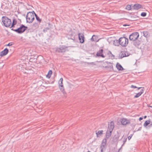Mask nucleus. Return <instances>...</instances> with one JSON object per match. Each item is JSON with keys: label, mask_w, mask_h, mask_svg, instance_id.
Returning a JSON list of instances; mask_svg holds the SVG:
<instances>
[{"label": "nucleus", "mask_w": 152, "mask_h": 152, "mask_svg": "<svg viewBox=\"0 0 152 152\" xmlns=\"http://www.w3.org/2000/svg\"><path fill=\"white\" fill-rule=\"evenodd\" d=\"M19 21H20V23H21V20H20H20H19Z\"/></svg>", "instance_id": "8fccbe9b"}, {"label": "nucleus", "mask_w": 152, "mask_h": 152, "mask_svg": "<svg viewBox=\"0 0 152 152\" xmlns=\"http://www.w3.org/2000/svg\"><path fill=\"white\" fill-rule=\"evenodd\" d=\"M120 136V134L117 132L116 134H115L113 138V141L114 142H116L118 140V138Z\"/></svg>", "instance_id": "2eb2a0df"}, {"label": "nucleus", "mask_w": 152, "mask_h": 152, "mask_svg": "<svg viewBox=\"0 0 152 152\" xmlns=\"http://www.w3.org/2000/svg\"><path fill=\"white\" fill-rule=\"evenodd\" d=\"M17 23V21L16 19L15 18H14L12 20V23L11 22L10 28L14 27H15V25Z\"/></svg>", "instance_id": "5701e85b"}, {"label": "nucleus", "mask_w": 152, "mask_h": 152, "mask_svg": "<svg viewBox=\"0 0 152 152\" xmlns=\"http://www.w3.org/2000/svg\"><path fill=\"white\" fill-rule=\"evenodd\" d=\"M151 123V121L149 119V120L145 121L143 125L145 127H146L149 124H150Z\"/></svg>", "instance_id": "393cba45"}, {"label": "nucleus", "mask_w": 152, "mask_h": 152, "mask_svg": "<svg viewBox=\"0 0 152 152\" xmlns=\"http://www.w3.org/2000/svg\"><path fill=\"white\" fill-rule=\"evenodd\" d=\"M74 32L72 30L69 31V35L71 36V37H73L74 35Z\"/></svg>", "instance_id": "7c9ffc66"}, {"label": "nucleus", "mask_w": 152, "mask_h": 152, "mask_svg": "<svg viewBox=\"0 0 152 152\" xmlns=\"http://www.w3.org/2000/svg\"><path fill=\"white\" fill-rule=\"evenodd\" d=\"M133 8L134 10H137L140 8H143V6L139 4H135L133 6Z\"/></svg>", "instance_id": "4468645a"}, {"label": "nucleus", "mask_w": 152, "mask_h": 152, "mask_svg": "<svg viewBox=\"0 0 152 152\" xmlns=\"http://www.w3.org/2000/svg\"><path fill=\"white\" fill-rule=\"evenodd\" d=\"M78 39L80 42L81 43H83L85 42V37L83 34L79 33L78 34Z\"/></svg>", "instance_id": "6e6552de"}, {"label": "nucleus", "mask_w": 152, "mask_h": 152, "mask_svg": "<svg viewBox=\"0 0 152 152\" xmlns=\"http://www.w3.org/2000/svg\"><path fill=\"white\" fill-rule=\"evenodd\" d=\"M143 36L146 38H148L150 36V33L148 31H142Z\"/></svg>", "instance_id": "4be33fe9"}, {"label": "nucleus", "mask_w": 152, "mask_h": 152, "mask_svg": "<svg viewBox=\"0 0 152 152\" xmlns=\"http://www.w3.org/2000/svg\"><path fill=\"white\" fill-rule=\"evenodd\" d=\"M52 73V71L51 70H50L48 72L47 75H46V77L48 78H50L51 77Z\"/></svg>", "instance_id": "a878e982"}, {"label": "nucleus", "mask_w": 152, "mask_h": 152, "mask_svg": "<svg viewBox=\"0 0 152 152\" xmlns=\"http://www.w3.org/2000/svg\"><path fill=\"white\" fill-rule=\"evenodd\" d=\"M107 141L106 138L103 139L100 147L101 152H103V150H105L107 146Z\"/></svg>", "instance_id": "0eeeda50"}, {"label": "nucleus", "mask_w": 152, "mask_h": 152, "mask_svg": "<svg viewBox=\"0 0 152 152\" xmlns=\"http://www.w3.org/2000/svg\"><path fill=\"white\" fill-rule=\"evenodd\" d=\"M126 9L128 10H131V5L127 4L126 7Z\"/></svg>", "instance_id": "2f4dec72"}, {"label": "nucleus", "mask_w": 152, "mask_h": 152, "mask_svg": "<svg viewBox=\"0 0 152 152\" xmlns=\"http://www.w3.org/2000/svg\"><path fill=\"white\" fill-rule=\"evenodd\" d=\"M125 52H126L125 53H126V57L128 56L130 54L129 53H128L127 51H125Z\"/></svg>", "instance_id": "ea45409f"}, {"label": "nucleus", "mask_w": 152, "mask_h": 152, "mask_svg": "<svg viewBox=\"0 0 152 152\" xmlns=\"http://www.w3.org/2000/svg\"><path fill=\"white\" fill-rule=\"evenodd\" d=\"M108 55L111 54V58L112 59H113L114 58V56L112 54L111 52L110 51H109L108 53Z\"/></svg>", "instance_id": "f704fd0d"}, {"label": "nucleus", "mask_w": 152, "mask_h": 152, "mask_svg": "<svg viewBox=\"0 0 152 152\" xmlns=\"http://www.w3.org/2000/svg\"><path fill=\"white\" fill-rule=\"evenodd\" d=\"M130 25H127V24H124V25H123V26H129Z\"/></svg>", "instance_id": "a18cd8bd"}, {"label": "nucleus", "mask_w": 152, "mask_h": 152, "mask_svg": "<svg viewBox=\"0 0 152 152\" xmlns=\"http://www.w3.org/2000/svg\"><path fill=\"white\" fill-rule=\"evenodd\" d=\"M125 51H121L119 54V58H122L124 57H126V54L125 53Z\"/></svg>", "instance_id": "b1692460"}, {"label": "nucleus", "mask_w": 152, "mask_h": 152, "mask_svg": "<svg viewBox=\"0 0 152 152\" xmlns=\"http://www.w3.org/2000/svg\"><path fill=\"white\" fill-rule=\"evenodd\" d=\"M63 79L61 77L59 81V85H63Z\"/></svg>", "instance_id": "473e14b6"}, {"label": "nucleus", "mask_w": 152, "mask_h": 152, "mask_svg": "<svg viewBox=\"0 0 152 152\" xmlns=\"http://www.w3.org/2000/svg\"><path fill=\"white\" fill-rule=\"evenodd\" d=\"M35 12L33 11L32 12H28L26 17V22L28 23H32L34 20Z\"/></svg>", "instance_id": "f257e3e1"}, {"label": "nucleus", "mask_w": 152, "mask_h": 152, "mask_svg": "<svg viewBox=\"0 0 152 152\" xmlns=\"http://www.w3.org/2000/svg\"><path fill=\"white\" fill-rule=\"evenodd\" d=\"M143 118L142 117H140L139 118V120L140 121L141 120H142Z\"/></svg>", "instance_id": "c03bdc74"}, {"label": "nucleus", "mask_w": 152, "mask_h": 152, "mask_svg": "<svg viewBox=\"0 0 152 152\" xmlns=\"http://www.w3.org/2000/svg\"><path fill=\"white\" fill-rule=\"evenodd\" d=\"M27 28L28 27L27 26H25L23 24H21L20 25V27L18 28L15 29L12 28V30L18 34H21L24 32Z\"/></svg>", "instance_id": "f03ea898"}, {"label": "nucleus", "mask_w": 152, "mask_h": 152, "mask_svg": "<svg viewBox=\"0 0 152 152\" xmlns=\"http://www.w3.org/2000/svg\"><path fill=\"white\" fill-rule=\"evenodd\" d=\"M13 45V43L12 42H10L7 45H5V46H11Z\"/></svg>", "instance_id": "4c0bfd02"}, {"label": "nucleus", "mask_w": 152, "mask_h": 152, "mask_svg": "<svg viewBox=\"0 0 152 152\" xmlns=\"http://www.w3.org/2000/svg\"><path fill=\"white\" fill-rule=\"evenodd\" d=\"M147 13L145 12H142L141 14V16L142 17H144L146 16Z\"/></svg>", "instance_id": "72a5a7b5"}, {"label": "nucleus", "mask_w": 152, "mask_h": 152, "mask_svg": "<svg viewBox=\"0 0 152 152\" xmlns=\"http://www.w3.org/2000/svg\"><path fill=\"white\" fill-rule=\"evenodd\" d=\"M147 116L145 115V116L144 117V118L145 119V118H147Z\"/></svg>", "instance_id": "09e8293b"}, {"label": "nucleus", "mask_w": 152, "mask_h": 152, "mask_svg": "<svg viewBox=\"0 0 152 152\" xmlns=\"http://www.w3.org/2000/svg\"><path fill=\"white\" fill-rule=\"evenodd\" d=\"M119 43L118 42V40H115L114 41V44L115 45L119 46V45H120V44H119Z\"/></svg>", "instance_id": "c756f323"}, {"label": "nucleus", "mask_w": 152, "mask_h": 152, "mask_svg": "<svg viewBox=\"0 0 152 152\" xmlns=\"http://www.w3.org/2000/svg\"><path fill=\"white\" fill-rule=\"evenodd\" d=\"M143 87H138V88H138V89L139 90V89H140V88H143Z\"/></svg>", "instance_id": "de8ad7c7"}, {"label": "nucleus", "mask_w": 152, "mask_h": 152, "mask_svg": "<svg viewBox=\"0 0 152 152\" xmlns=\"http://www.w3.org/2000/svg\"><path fill=\"white\" fill-rule=\"evenodd\" d=\"M73 38H74V39H75V37H74Z\"/></svg>", "instance_id": "5fc2aeb1"}, {"label": "nucleus", "mask_w": 152, "mask_h": 152, "mask_svg": "<svg viewBox=\"0 0 152 152\" xmlns=\"http://www.w3.org/2000/svg\"><path fill=\"white\" fill-rule=\"evenodd\" d=\"M139 37V34L138 32L132 33L129 36V39L130 41H134L137 39Z\"/></svg>", "instance_id": "39448f33"}, {"label": "nucleus", "mask_w": 152, "mask_h": 152, "mask_svg": "<svg viewBox=\"0 0 152 152\" xmlns=\"http://www.w3.org/2000/svg\"><path fill=\"white\" fill-rule=\"evenodd\" d=\"M103 130H99L97 132H96V134L97 136L98 137L99 135H101L102 134H103Z\"/></svg>", "instance_id": "c85d7f7f"}, {"label": "nucleus", "mask_w": 152, "mask_h": 152, "mask_svg": "<svg viewBox=\"0 0 152 152\" xmlns=\"http://www.w3.org/2000/svg\"><path fill=\"white\" fill-rule=\"evenodd\" d=\"M131 88H137V87L136 86H134L133 85H132L131 86Z\"/></svg>", "instance_id": "58836bf2"}, {"label": "nucleus", "mask_w": 152, "mask_h": 152, "mask_svg": "<svg viewBox=\"0 0 152 152\" xmlns=\"http://www.w3.org/2000/svg\"><path fill=\"white\" fill-rule=\"evenodd\" d=\"M9 52V50L7 48L4 49L0 53V56L2 57L7 55Z\"/></svg>", "instance_id": "f8f14e48"}, {"label": "nucleus", "mask_w": 152, "mask_h": 152, "mask_svg": "<svg viewBox=\"0 0 152 152\" xmlns=\"http://www.w3.org/2000/svg\"><path fill=\"white\" fill-rule=\"evenodd\" d=\"M99 39H98V36L94 35L92 36V37L91 39V40L92 42H98L99 40Z\"/></svg>", "instance_id": "a211bd4d"}, {"label": "nucleus", "mask_w": 152, "mask_h": 152, "mask_svg": "<svg viewBox=\"0 0 152 152\" xmlns=\"http://www.w3.org/2000/svg\"><path fill=\"white\" fill-rule=\"evenodd\" d=\"M144 87H143L142 88L140 92L137 94L135 95L134 96V98H137L139 97L143 93L144 91Z\"/></svg>", "instance_id": "f3484780"}, {"label": "nucleus", "mask_w": 152, "mask_h": 152, "mask_svg": "<svg viewBox=\"0 0 152 152\" xmlns=\"http://www.w3.org/2000/svg\"><path fill=\"white\" fill-rule=\"evenodd\" d=\"M112 132V131H108L107 130L106 133V137L105 138H106L107 140L110 137L111 135Z\"/></svg>", "instance_id": "aec40b11"}, {"label": "nucleus", "mask_w": 152, "mask_h": 152, "mask_svg": "<svg viewBox=\"0 0 152 152\" xmlns=\"http://www.w3.org/2000/svg\"><path fill=\"white\" fill-rule=\"evenodd\" d=\"M104 67L106 68L109 71H113V65L112 64L110 63L109 64L108 66H103Z\"/></svg>", "instance_id": "ddd939ff"}, {"label": "nucleus", "mask_w": 152, "mask_h": 152, "mask_svg": "<svg viewBox=\"0 0 152 152\" xmlns=\"http://www.w3.org/2000/svg\"><path fill=\"white\" fill-rule=\"evenodd\" d=\"M149 127H152V122L151 121V123L149 126Z\"/></svg>", "instance_id": "37998d69"}, {"label": "nucleus", "mask_w": 152, "mask_h": 152, "mask_svg": "<svg viewBox=\"0 0 152 152\" xmlns=\"http://www.w3.org/2000/svg\"><path fill=\"white\" fill-rule=\"evenodd\" d=\"M71 39H73V40H74V39L73 38H71Z\"/></svg>", "instance_id": "603ef678"}, {"label": "nucleus", "mask_w": 152, "mask_h": 152, "mask_svg": "<svg viewBox=\"0 0 152 152\" xmlns=\"http://www.w3.org/2000/svg\"><path fill=\"white\" fill-rule=\"evenodd\" d=\"M120 121L121 124L123 125H126L127 124H129L130 123L129 121L126 118H122L121 119Z\"/></svg>", "instance_id": "9b49d317"}, {"label": "nucleus", "mask_w": 152, "mask_h": 152, "mask_svg": "<svg viewBox=\"0 0 152 152\" xmlns=\"http://www.w3.org/2000/svg\"><path fill=\"white\" fill-rule=\"evenodd\" d=\"M2 21L4 26L9 27L11 24V20L7 16H3L1 18Z\"/></svg>", "instance_id": "7ed1b4c3"}, {"label": "nucleus", "mask_w": 152, "mask_h": 152, "mask_svg": "<svg viewBox=\"0 0 152 152\" xmlns=\"http://www.w3.org/2000/svg\"><path fill=\"white\" fill-rule=\"evenodd\" d=\"M127 139V137H125L124 138L123 140V145L124 144L125 142H126Z\"/></svg>", "instance_id": "e433bc0d"}, {"label": "nucleus", "mask_w": 152, "mask_h": 152, "mask_svg": "<svg viewBox=\"0 0 152 152\" xmlns=\"http://www.w3.org/2000/svg\"><path fill=\"white\" fill-rule=\"evenodd\" d=\"M87 152H91L90 151H88Z\"/></svg>", "instance_id": "864d4df0"}, {"label": "nucleus", "mask_w": 152, "mask_h": 152, "mask_svg": "<svg viewBox=\"0 0 152 152\" xmlns=\"http://www.w3.org/2000/svg\"><path fill=\"white\" fill-rule=\"evenodd\" d=\"M141 128H142V127H140L139 129H137V130H136V131H140L141 130Z\"/></svg>", "instance_id": "79ce46f5"}, {"label": "nucleus", "mask_w": 152, "mask_h": 152, "mask_svg": "<svg viewBox=\"0 0 152 152\" xmlns=\"http://www.w3.org/2000/svg\"><path fill=\"white\" fill-rule=\"evenodd\" d=\"M39 23L38 24V23H33L32 25L33 28H37L39 27Z\"/></svg>", "instance_id": "bb28decb"}, {"label": "nucleus", "mask_w": 152, "mask_h": 152, "mask_svg": "<svg viewBox=\"0 0 152 152\" xmlns=\"http://www.w3.org/2000/svg\"><path fill=\"white\" fill-rule=\"evenodd\" d=\"M103 51L104 50L103 49H100L98 52H97L96 54V57H101L103 58H105V56L103 53Z\"/></svg>", "instance_id": "9d476101"}, {"label": "nucleus", "mask_w": 152, "mask_h": 152, "mask_svg": "<svg viewBox=\"0 0 152 152\" xmlns=\"http://www.w3.org/2000/svg\"><path fill=\"white\" fill-rule=\"evenodd\" d=\"M35 17L36 19L37 20V21L39 22V23L41 22V19L39 18L35 13Z\"/></svg>", "instance_id": "cd10ccee"}, {"label": "nucleus", "mask_w": 152, "mask_h": 152, "mask_svg": "<svg viewBox=\"0 0 152 152\" xmlns=\"http://www.w3.org/2000/svg\"><path fill=\"white\" fill-rule=\"evenodd\" d=\"M141 43L140 41L139 40L137 39L136 40L133 41V45L136 47H138L140 45Z\"/></svg>", "instance_id": "dca6fc26"}, {"label": "nucleus", "mask_w": 152, "mask_h": 152, "mask_svg": "<svg viewBox=\"0 0 152 152\" xmlns=\"http://www.w3.org/2000/svg\"><path fill=\"white\" fill-rule=\"evenodd\" d=\"M116 66L117 69L119 71H122L124 69L121 65L118 63H117Z\"/></svg>", "instance_id": "6ab92c4d"}, {"label": "nucleus", "mask_w": 152, "mask_h": 152, "mask_svg": "<svg viewBox=\"0 0 152 152\" xmlns=\"http://www.w3.org/2000/svg\"><path fill=\"white\" fill-rule=\"evenodd\" d=\"M147 106L148 107H152V106L150 105H149V104H148Z\"/></svg>", "instance_id": "49530a36"}, {"label": "nucleus", "mask_w": 152, "mask_h": 152, "mask_svg": "<svg viewBox=\"0 0 152 152\" xmlns=\"http://www.w3.org/2000/svg\"><path fill=\"white\" fill-rule=\"evenodd\" d=\"M49 29L50 28L49 27H46L43 30V31L44 33H45L48 30H49Z\"/></svg>", "instance_id": "c9c22d12"}, {"label": "nucleus", "mask_w": 152, "mask_h": 152, "mask_svg": "<svg viewBox=\"0 0 152 152\" xmlns=\"http://www.w3.org/2000/svg\"><path fill=\"white\" fill-rule=\"evenodd\" d=\"M67 48V46L62 45L60 47L57 48L56 50V51L58 53H64L66 50L69 51L68 50L66 49Z\"/></svg>", "instance_id": "423d86ee"}, {"label": "nucleus", "mask_w": 152, "mask_h": 152, "mask_svg": "<svg viewBox=\"0 0 152 152\" xmlns=\"http://www.w3.org/2000/svg\"><path fill=\"white\" fill-rule=\"evenodd\" d=\"M4 66V65L2 66V68L3 67V66Z\"/></svg>", "instance_id": "3c124183"}, {"label": "nucleus", "mask_w": 152, "mask_h": 152, "mask_svg": "<svg viewBox=\"0 0 152 152\" xmlns=\"http://www.w3.org/2000/svg\"><path fill=\"white\" fill-rule=\"evenodd\" d=\"M59 88L64 95H65V94H66V93L65 91L63 85H59Z\"/></svg>", "instance_id": "412c9836"}, {"label": "nucleus", "mask_w": 152, "mask_h": 152, "mask_svg": "<svg viewBox=\"0 0 152 152\" xmlns=\"http://www.w3.org/2000/svg\"><path fill=\"white\" fill-rule=\"evenodd\" d=\"M128 39L126 37H124L120 38L118 40V42L122 47H126L128 44Z\"/></svg>", "instance_id": "20e7f679"}, {"label": "nucleus", "mask_w": 152, "mask_h": 152, "mask_svg": "<svg viewBox=\"0 0 152 152\" xmlns=\"http://www.w3.org/2000/svg\"><path fill=\"white\" fill-rule=\"evenodd\" d=\"M114 127V123L113 121H111L108 124V131H113Z\"/></svg>", "instance_id": "1a4fd4ad"}, {"label": "nucleus", "mask_w": 152, "mask_h": 152, "mask_svg": "<svg viewBox=\"0 0 152 152\" xmlns=\"http://www.w3.org/2000/svg\"><path fill=\"white\" fill-rule=\"evenodd\" d=\"M132 136V135H130V136H128V139L129 140H130Z\"/></svg>", "instance_id": "a19ab883"}]
</instances>
